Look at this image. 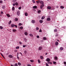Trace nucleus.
Here are the masks:
<instances>
[{
    "label": "nucleus",
    "instance_id": "4468645a",
    "mask_svg": "<svg viewBox=\"0 0 66 66\" xmlns=\"http://www.w3.org/2000/svg\"><path fill=\"white\" fill-rule=\"evenodd\" d=\"M43 21L42 20H39L40 23H43Z\"/></svg>",
    "mask_w": 66,
    "mask_h": 66
},
{
    "label": "nucleus",
    "instance_id": "ddd939ff",
    "mask_svg": "<svg viewBox=\"0 0 66 66\" xmlns=\"http://www.w3.org/2000/svg\"><path fill=\"white\" fill-rule=\"evenodd\" d=\"M32 23H34L35 22V21L34 20H32Z\"/></svg>",
    "mask_w": 66,
    "mask_h": 66
},
{
    "label": "nucleus",
    "instance_id": "423d86ee",
    "mask_svg": "<svg viewBox=\"0 0 66 66\" xmlns=\"http://www.w3.org/2000/svg\"><path fill=\"white\" fill-rule=\"evenodd\" d=\"M8 57L10 58H13V56L11 55H9Z\"/></svg>",
    "mask_w": 66,
    "mask_h": 66
},
{
    "label": "nucleus",
    "instance_id": "c9c22d12",
    "mask_svg": "<svg viewBox=\"0 0 66 66\" xmlns=\"http://www.w3.org/2000/svg\"><path fill=\"white\" fill-rule=\"evenodd\" d=\"M11 22H12V21H10L9 22V24H11Z\"/></svg>",
    "mask_w": 66,
    "mask_h": 66
},
{
    "label": "nucleus",
    "instance_id": "5701e85b",
    "mask_svg": "<svg viewBox=\"0 0 66 66\" xmlns=\"http://www.w3.org/2000/svg\"><path fill=\"white\" fill-rule=\"evenodd\" d=\"M15 10V7L14 6L12 8V10L13 11H14Z\"/></svg>",
    "mask_w": 66,
    "mask_h": 66
},
{
    "label": "nucleus",
    "instance_id": "f257e3e1",
    "mask_svg": "<svg viewBox=\"0 0 66 66\" xmlns=\"http://www.w3.org/2000/svg\"><path fill=\"white\" fill-rule=\"evenodd\" d=\"M40 3H41L42 5L40 6V8L41 9H43V7H44V2H43V1H40Z\"/></svg>",
    "mask_w": 66,
    "mask_h": 66
},
{
    "label": "nucleus",
    "instance_id": "ea45409f",
    "mask_svg": "<svg viewBox=\"0 0 66 66\" xmlns=\"http://www.w3.org/2000/svg\"><path fill=\"white\" fill-rule=\"evenodd\" d=\"M58 36V34H55V36Z\"/></svg>",
    "mask_w": 66,
    "mask_h": 66
},
{
    "label": "nucleus",
    "instance_id": "49530a36",
    "mask_svg": "<svg viewBox=\"0 0 66 66\" xmlns=\"http://www.w3.org/2000/svg\"><path fill=\"white\" fill-rule=\"evenodd\" d=\"M24 53H25V54H26V53H27V51H24Z\"/></svg>",
    "mask_w": 66,
    "mask_h": 66
},
{
    "label": "nucleus",
    "instance_id": "58836bf2",
    "mask_svg": "<svg viewBox=\"0 0 66 66\" xmlns=\"http://www.w3.org/2000/svg\"><path fill=\"white\" fill-rule=\"evenodd\" d=\"M38 63H40V60H38Z\"/></svg>",
    "mask_w": 66,
    "mask_h": 66
},
{
    "label": "nucleus",
    "instance_id": "37998d69",
    "mask_svg": "<svg viewBox=\"0 0 66 66\" xmlns=\"http://www.w3.org/2000/svg\"><path fill=\"white\" fill-rule=\"evenodd\" d=\"M53 63L54 64H56V62H53Z\"/></svg>",
    "mask_w": 66,
    "mask_h": 66
},
{
    "label": "nucleus",
    "instance_id": "3c124183",
    "mask_svg": "<svg viewBox=\"0 0 66 66\" xmlns=\"http://www.w3.org/2000/svg\"><path fill=\"white\" fill-rule=\"evenodd\" d=\"M64 65H66V62H64Z\"/></svg>",
    "mask_w": 66,
    "mask_h": 66
},
{
    "label": "nucleus",
    "instance_id": "b1692460",
    "mask_svg": "<svg viewBox=\"0 0 66 66\" xmlns=\"http://www.w3.org/2000/svg\"><path fill=\"white\" fill-rule=\"evenodd\" d=\"M54 58L55 60H57V57L56 56H55Z\"/></svg>",
    "mask_w": 66,
    "mask_h": 66
},
{
    "label": "nucleus",
    "instance_id": "c85d7f7f",
    "mask_svg": "<svg viewBox=\"0 0 66 66\" xmlns=\"http://www.w3.org/2000/svg\"><path fill=\"white\" fill-rule=\"evenodd\" d=\"M40 58L41 59H43V56H40Z\"/></svg>",
    "mask_w": 66,
    "mask_h": 66
},
{
    "label": "nucleus",
    "instance_id": "6e6d98bb",
    "mask_svg": "<svg viewBox=\"0 0 66 66\" xmlns=\"http://www.w3.org/2000/svg\"><path fill=\"white\" fill-rule=\"evenodd\" d=\"M3 12L2 11L1 12V14H3Z\"/></svg>",
    "mask_w": 66,
    "mask_h": 66
},
{
    "label": "nucleus",
    "instance_id": "680f3d73",
    "mask_svg": "<svg viewBox=\"0 0 66 66\" xmlns=\"http://www.w3.org/2000/svg\"><path fill=\"white\" fill-rule=\"evenodd\" d=\"M19 43L20 44H22V43H21L20 42H19Z\"/></svg>",
    "mask_w": 66,
    "mask_h": 66
},
{
    "label": "nucleus",
    "instance_id": "69168bd1",
    "mask_svg": "<svg viewBox=\"0 0 66 66\" xmlns=\"http://www.w3.org/2000/svg\"><path fill=\"white\" fill-rule=\"evenodd\" d=\"M48 54V53H45L46 55H47V54Z\"/></svg>",
    "mask_w": 66,
    "mask_h": 66
},
{
    "label": "nucleus",
    "instance_id": "20e7f679",
    "mask_svg": "<svg viewBox=\"0 0 66 66\" xmlns=\"http://www.w3.org/2000/svg\"><path fill=\"white\" fill-rule=\"evenodd\" d=\"M42 46H40L38 48L39 50H41L42 49Z\"/></svg>",
    "mask_w": 66,
    "mask_h": 66
},
{
    "label": "nucleus",
    "instance_id": "4d7b16f0",
    "mask_svg": "<svg viewBox=\"0 0 66 66\" xmlns=\"http://www.w3.org/2000/svg\"><path fill=\"white\" fill-rule=\"evenodd\" d=\"M32 2L33 3H35V2L34 1H32Z\"/></svg>",
    "mask_w": 66,
    "mask_h": 66
},
{
    "label": "nucleus",
    "instance_id": "f704fd0d",
    "mask_svg": "<svg viewBox=\"0 0 66 66\" xmlns=\"http://www.w3.org/2000/svg\"><path fill=\"white\" fill-rule=\"evenodd\" d=\"M22 24L21 23H20L19 24V26H21V25H22Z\"/></svg>",
    "mask_w": 66,
    "mask_h": 66
},
{
    "label": "nucleus",
    "instance_id": "864d4df0",
    "mask_svg": "<svg viewBox=\"0 0 66 66\" xmlns=\"http://www.w3.org/2000/svg\"><path fill=\"white\" fill-rule=\"evenodd\" d=\"M2 57H3V58H4V55H2Z\"/></svg>",
    "mask_w": 66,
    "mask_h": 66
},
{
    "label": "nucleus",
    "instance_id": "4be33fe9",
    "mask_svg": "<svg viewBox=\"0 0 66 66\" xmlns=\"http://www.w3.org/2000/svg\"><path fill=\"white\" fill-rule=\"evenodd\" d=\"M18 64L19 66H20V65H21V63H20V62H18Z\"/></svg>",
    "mask_w": 66,
    "mask_h": 66
},
{
    "label": "nucleus",
    "instance_id": "bf43d9fd",
    "mask_svg": "<svg viewBox=\"0 0 66 66\" xmlns=\"http://www.w3.org/2000/svg\"><path fill=\"white\" fill-rule=\"evenodd\" d=\"M42 30H40L39 31V32H42Z\"/></svg>",
    "mask_w": 66,
    "mask_h": 66
},
{
    "label": "nucleus",
    "instance_id": "f03ea898",
    "mask_svg": "<svg viewBox=\"0 0 66 66\" xmlns=\"http://www.w3.org/2000/svg\"><path fill=\"white\" fill-rule=\"evenodd\" d=\"M46 61L47 62H49L50 61V59L49 58H47L46 60Z\"/></svg>",
    "mask_w": 66,
    "mask_h": 66
},
{
    "label": "nucleus",
    "instance_id": "de8ad7c7",
    "mask_svg": "<svg viewBox=\"0 0 66 66\" xmlns=\"http://www.w3.org/2000/svg\"><path fill=\"white\" fill-rule=\"evenodd\" d=\"M37 38H39V36H37Z\"/></svg>",
    "mask_w": 66,
    "mask_h": 66
},
{
    "label": "nucleus",
    "instance_id": "412c9836",
    "mask_svg": "<svg viewBox=\"0 0 66 66\" xmlns=\"http://www.w3.org/2000/svg\"><path fill=\"white\" fill-rule=\"evenodd\" d=\"M15 4L16 5V6H18V3H17V2H16L15 3Z\"/></svg>",
    "mask_w": 66,
    "mask_h": 66
},
{
    "label": "nucleus",
    "instance_id": "2f4dec72",
    "mask_svg": "<svg viewBox=\"0 0 66 66\" xmlns=\"http://www.w3.org/2000/svg\"><path fill=\"white\" fill-rule=\"evenodd\" d=\"M0 29H3V27H2V26H0Z\"/></svg>",
    "mask_w": 66,
    "mask_h": 66
},
{
    "label": "nucleus",
    "instance_id": "338daca9",
    "mask_svg": "<svg viewBox=\"0 0 66 66\" xmlns=\"http://www.w3.org/2000/svg\"><path fill=\"white\" fill-rule=\"evenodd\" d=\"M9 54V53H7L6 54V55H7Z\"/></svg>",
    "mask_w": 66,
    "mask_h": 66
},
{
    "label": "nucleus",
    "instance_id": "7ed1b4c3",
    "mask_svg": "<svg viewBox=\"0 0 66 66\" xmlns=\"http://www.w3.org/2000/svg\"><path fill=\"white\" fill-rule=\"evenodd\" d=\"M47 9L48 10H51V7L50 6H48L47 7Z\"/></svg>",
    "mask_w": 66,
    "mask_h": 66
},
{
    "label": "nucleus",
    "instance_id": "2eb2a0df",
    "mask_svg": "<svg viewBox=\"0 0 66 66\" xmlns=\"http://www.w3.org/2000/svg\"><path fill=\"white\" fill-rule=\"evenodd\" d=\"M45 18V16H43L42 17L41 19H42V20H43Z\"/></svg>",
    "mask_w": 66,
    "mask_h": 66
},
{
    "label": "nucleus",
    "instance_id": "774afa93",
    "mask_svg": "<svg viewBox=\"0 0 66 66\" xmlns=\"http://www.w3.org/2000/svg\"><path fill=\"white\" fill-rule=\"evenodd\" d=\"M11 66H14V65H12V64H11Z\"/></svg>",
    "mask_w": 66,
    "mask_h": 66
},
{
    "label": "nucleus",
    "instance_id": "09e8293b",
    "mask_svg": "<svg viewBox=\"0 0 66 66\" xmlns=\"http://www.w3.org/2000/svg\"><path fill=\"white\" fill-rule=\"evenodd\" d=\"M21 9V7H20L19 8V10H20Z\"/></svg>",
    "mask_w": 66,
    "mask_h": 66
},
{
    "label": "nucleus",
    "instance_id": "cd10ccee",
    "mask_svg": "<svg viewBox=\"0 0 66 66\" xmlns=\"http://www.w3.org/2000/svg\"><path fill=\"white\" fill-rule=\"evenodd\" d=\"M57 29H56L54 30V31L55 32H57Z\"/></svg>",
    "mask_w": 66,
    "mask_h": 66
},
{
    "label": "nucleus",
    "instance_id": "1a4fd4ad",
    "mask_svg": "<svg viewBox=\"0 0 66 66\" xmlns=\"http://www.w3.org/2000/svg\"><path fill=\"white\" fill-rule=\"evenodd\" d=\"M12 31H13V32H15L17 31V30L15 29H13L12 30Z\"/></svg>",
    "mask_w": 66,
    "mask_h": 66
},
{
    "label": "nucleus",
    "instance_id": "13d9d810",
    "mask_svg": "<svg viewBox=\"0 0 66 66\" xmlns=\"http://www.w3.org/2000/svg\"><path fill=\"white\" fill-rule=\"evenodd\" d=\"M25 46H25V45H23V48H24L25 47Z\"/></svg>",
    "mask_w": 66,
    "mask_h": 66
},
{
    "label": "nucleus",
    "instance_id": "f8f14e48",
    "mask_svg": "<svg viewBox=\"0 0 66 66\" xmlns=\"http://www.w3.org/2000/svg\"><path fill=\"white\" fill-rule=\"evenodd\" d=\"M25 16H27L28 15V13L27 12H26L25 13Z\"/></svg>",
    "mask_w": 66,
    "mask_h": 66
},
{
    "label": "nucleus",
    "instance_id": "473e14b6",
    "mask_svg": "<svg viewBox=\"0 0 66 66\" xmlns=\"http://www.w3.org/2000/svg\"><path fill=\"white\" fill-rule=\"evenodd\" d=\"M0 3H3V1L2 0L0 1Z\"/></svg>",
    "mask_w": 66,
    "mask_h": 66
},
{
    "label": "nucleus",
    "instance_id": "9d476101",
    "mask_svg": "<svg viewBox=\"0 0 66 66\" xmlns=\"http://www.w3.org/2000/svg\"><path fill=\"white\" fill-rule=\"evenodd\" d=\"M51 19L50 18H48L47 19V21H50Z\"/></svg>",
    "mask_w": 66,
    "mask_h": 66
},
{
    "label": "nucleus",
    "instance_id": "bb28decb",
    "mask_svg": "<svg viewBox=\"0 0 66 66\" xmlns=\"http://www.w3.org/2000/svg\"><path fill=\"white\" fill-rule=\"evenodd\" d=\"M60 8H61V9H64V7L63 6H60Z\"/></svg>",
    "mask_w": 66,
    "mask_h": 66
},
{
    "label": "nucleus",
    "instance_id": "393cba45",
    "mask_svg": "<svg viewBox=\"0 0 66 66\" xmlns=\"http://www.w3.org/2000/svg\"><path fill=\"white\" fill-rule=\"evenodd\" d=\"M43 39L44 40H46L47 39V38L46 37H43Z\"/></svg>",
    "mask_w": 66,
    "mask_h": 66
},
{
    "label": "nucleus",
    "instance_id": "6e6552de",
    "mask_svg": "<svg viewBox=\"0 0 66 66\" xmlns=\"http://www.w3.org/2000/svg\"><path fill=\"white\" fill-rule=\"evenodd\" d=\"M14 20L15 21H17L18 20V19L17 18H15Z\"/></svg>",
    "mask_w": 66,
    "mask_h": 66
},
{
    "label": "nucleus",
    "instance_id": "e433bc0d",
    "mask_svg": "<svg viewBox=\"0 0 66 66\" xmlns=\"http://www.w3.org/2000/svg\"><path fill=\"white\" fill-rule=\"evenodd\" d=\"M39 30V28L38 27H37L36 28V30Z\"/></svg>",
    "mask_w": 66,
    "mask_h": 66
},
{
    "label": "nucleus",
    "instance_id": "79ce46f5",
    "mask_svg": "<svg viewBox=\"0 0 66 66\" xmlns=\"http://www.w3.org/2000/svg\"><path fill=\"white\" fill-rule=\"evenodd\" d=\"M5 8V6H3V7H2V9H4Z\"/></svg>",
    "mask_w": 66,
    "mask_h": 66
},
{
    "label": "nucleus",
    "instance_id": "c03bdc74",
    "mask_svg": "<svg viewBox=\"0 0 66 66\" xmlns=\"http://www.w3.org/2000/svg\"><path fill=\"white\" fill-rule=\"evenodd\" d=\"M20 29H23V27H20Z\"/></svg>",
    "mask_w": 66,
    "mask_h": 66
},
{
    "label": "nucleus",
    "instance_id": "9b49d317",
    "mask_svg": "<svg viewBox=\"0 0 66 66\" xmlns=\"http://www.w3.org/2000/svg\"><path fill=\"white\" fill-rule=\"evenodd\" d=\"M33 9H37V6H35L33 7Z\"/></svg>",
    "mask_w": 66,
    "mask_h": 66
},
{
    "label": "nucleus",
    "instance_id": "4c0bfd02",
    "mask_svg": "<svg viewBox=\"0 0 66 66\" xmlns=\"http://www.w3.org/2000/svg\"><path fill=\"white\" fill-rule=\"evenodd\" d=\"M19 46H18L16 47V49H19Z\"/></svg>",
    "mask_w": 66,
    "mask_h": 66
},
{
    "label": "nucleus",
    "instance_id": "0eeeda50",
    "mask_svg": "<svg viewBox=\"0 0 66 66\" xmlns=\"http://www.w3.org/2000/svg\"><path fill=\"white\" fill-rule=\"evenodd\" d=\"M59 44V43H58V42H56L55 43V45L56 46H57Z\"/></svg>",
    "mask_w": 66,
    "mask_h": 66
},
{
    "label": "nucleus",
    "instance_id": "0e129e2a",
    "mask_svg": "<svg viewBox=\"0 0 66 66\" xmlns=\"http://www.w3.org/2000/svg\"><path fill=\"white\" fill-rule=\"evenodd\" d=\"M15 52H17V50H15Z\"/></svg>",
    "mask_w": 66,
    "mask_h": 66
},
{
    "label": "nucleus",
    "instance_id": "5fc2aeb1",
    "mask_svg": "<svg viewBox=\"0 0 66 66\" xmlns=\"http://www.w3.org/2000/svg\"><path fill=\"white\" fill-rule=\"evenodd\" d=\"M15 5H16L15 4H13V6H15Z\"/></svg>",
    "mask_w": 66,
    "mask_h": 66
},
{
    "label": "nucleus",
    "instance_id": "f3484780",
    "mask_svg": "<svg viewBox=\"0 0 66 66\" xmlns=\"http://www.w3.org/2000/svg\"><path fill=\"white\" fill-rule=\"evenodd\" d=\"M6 16L8 17H10V15L9 14H7Z\"/></svg>",
    "mask_w": 66,
    "mask_h": 66
},
{
    "label": "nucleus",
    "instance_id": "a18cd8bd",
    "mask_svg": "<svg viewBox=\"0 0 66 66\" xmlns=\"http://www.w3.org/2000/svg\"><path fill=\"white\" fill-rule=\"evenodd\" d=\"M30 61L31 62H34V60H31Z\"/></svg>",
    "mask_w": 66,
    "mask_h": 66
},
{
    "label": "nucleus",
    "instance_id": "a211bd4d",
    "mask_svg": "<svg viewBox=\"0 0 66 66\" xmlns=\"http://www.w3.org/2000/svg\"><path fill=\"white\" fill-rule=\"evenodd\" d=\"M60 50H63V48L62 47H61L60 48Z\"/></svg>",
    "mask_w": 66,
    "mask_h": 66
},
{
    "label": "nucleus",
    "instance_id": "39448f33",
    "mask_svg": "<svg viewBox=\"0 0 66 66\" xmlns=\"http://www.w3.org/2000/svg\"><path fill=\"white\" fill-rule=\"evenodd\" d=\"M17 15L18 16H19L20 15V11H18L17 12Z\"/></svg>",
    "mask_w": 66,
    "mask_h": 66
},
{
    "label": "nucleus",
    "instance_id": "052dcab7",
    "mask_svg": "<svg viewBox=\"0 0 66 66\" xmlns=\"http://www.w3.org/2000/svg\"><path fill=\"white\" fill-rule=\"evenodd\" d=\"M27 66H31V65L30 64H28L27 65Z\"/></svg>",
    "mask_w": 66,
    "mask_h": 66
},
{
    "label": "nucleus",
    "instance_id": "a19ab883",
    "mask_svg": "<svg viewBox=\"0 0 66 66\" xmlns=\"http://www.w3.org/2000/svg\"><path fill=\"white\" fill-rule=\"evenodd\" d=\"M24 40L25 42H27V39L25 38L24 39Z\"/></svg>",
    "mask_w": 66,
    "mask_h": 66
},
{
    "label": "nucleus",
    "instance_id": "e2e57ef3",
    "mask_svg": "<svg viewBox=\"0 0 66 66\" xmlns=\"http://www.w3.org/2000/svg\"><path fill=\"white\" fill-rule=\"evenodd\" d=\"M17 58L18 59H19V57L18 56H17Z\"/></svg>",
    "mask_w": 66,
    "mask_h": 66
},
{
    "label": "nucleus",
    "instance_id": "c756f323",
    "mask_svg": "<svg viewBox=\"0 0 66 66\" xmlns=\"http://www.w3.org/2000/svg\"><path fill=\"white\" fill-rule=\"evenodd\" d=\"M41 12V11L40 10H39L38 11V13H40Z\"/></svg>",
    "mask_w": 66,
    "mask_h": 66
},
{
    "label": "nucleus",
    "instance_id": "7c9ffc66",
    "mask_svg": "<svg viewBox=\"0 0 66 66\" xmlns=\"http://www.w3.org/2000/svg\"><path fill=\"white\" fill-rule=\"evenodd\" d=\"M18 64H17V63H15V64L14 65V66H18Z\"/></svg>",
    "mask_w": 66,
    "mask_h": 66
},
{
    "label": "nucleus",
    "instance_id": "603ef678",
    "mask_svg": "<svg viewBox=\"0 0 66 66\" xmlns=\"http://www.w3.org/2000/svg\"><path fill=\"white\" fill-rule=\"evenodd\" d=\"M14 26H15V28H17V26L15 25Z\"/></svg>",
    "mask_w": 66,
    "mask_h": 66
},
{
    "label": "nucleus",
    "instance_id": "6ab92c4d",
    "mask_svg": "<svg viewBox=\"0 0 66 66\" xmlns=\"http://www.w3.org/2000/svg\"><path fill=\"white\" fill-rule=\"evenodd\" d=\"M37 3L38 4L39 2H40V1H36Z\"/></svg>",
    "mask_w": 66,
    "mask_h": 66
},
{
    "label": "nucleus",
    "instance_id": "72a5a7b5",
    "mask_svg": "<svg viewBox=\"0 0 66 66\" xmlns=\"http://www.w3.org/2000/svg\"><path fill=\"white\" fill-rule=\"evenodd\" d=\"M30 36H31V37H33V35H32V34H30Z\"/></svg>",
    "mask_w": 66,
    "mask_h": 66
},
{
    "label": "nucleus",
    "instance_id": "a878e982",
    "mask_svg": "<svg viewBox=\"0 0 66 66\" xmlns=\"http://www.w3.org/2000/svg\"><path fill=\"white\" fill-rule=\"evenodd\" d=\"M48 64H51V65L52 64V63L50 62H48L47 63Z\"/></svg>",
    "mask_w": 66,
    "mask_h": 66
},
{
    "label": "nucleus",
    "instance_id": "aec40b11",
    "mask_svg": "<svg viewBox=\"0 0 66 66\" xmlns=\"http://www.w3.org/2000/svg\"><path fill=\"white\" fill-rule=\"evenodd\" d=\"M24 34L26 35V36H27L28 35V33L27 32H25L24 33Z\"/></svg>",
    "mask_w": 66,
    "mask_h": 66
},
{
    "label": "nucleus",
    "instance_id": "8fccbe9b",
    "mask_svg": "<svg viewBox=\"0 0 66 66\" xmlns=\"http://www.w3.org/2000/svg\"><path fill=\"white\" fill-rule=\"evenodd\" d=\"M46 66H49V65H48V63H46Z\"/></svg>",
    "mask_w": 66,
    "mask_h": 66
},
{
    "label": "nucleus",
    "instance_id": "dca6fc26",
    "mask_svg": "<svg viewBox=\"0 0 66 66\" xmlns=\"http://www.w3.org/2000/svg\"><path fill=\"white\" fill-rule=\"evenodd\" d=\"M11 26V27H12V28H13L14 27H15V25L13 24H12Z\"/></svg>",
    "mask_w": 66,
    "mask_h": 66
}]
</instances>
